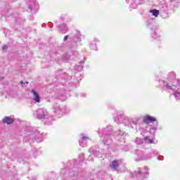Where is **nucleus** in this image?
Here are the masks:
<instances>
[{
    "label": "nucleus",
    "instance_id": "nucleus-1",
    "mask_svg": "<svg viewBox=\"0 0 180 180\" xmlns=\"http://www.w3.org/2000/svg\"><path fill=\"white\" fill-rule=\"evenodd\" d=\"M98 133L101 141L105 146H110L113 143L114 138L120 140V141H123L126 139V132L118 130L113 133V128L110 126L106 128L99 129Z\"/></svg>",
    "mask_w": 180,
    "mask_h": 180
},
{
    "label": "nucleus",
    "instance_id": "nucleus-2",
    "mask_svg": "<svg viewBox=\"0 0 180 180\" xmlns=\"http://www.w3.org/2000/svg\"><path fill=\"white\" fill-rule=\"evenodd\" d=\"M139 120H140V119L138 117H130L125 115L124 113H118L117 116L114 117V121L116 122V123L122 124L130 129L136 128V129H137Z\"/></svg>",
    "mask_w": 180,
    "mask_h": 180
},
{
    "label": "nucleus",
    "instance_id": "nucleus-3",
    "mask_svg": "<svg viewBox=\"0 0 180 180\" xmlns=\"http://www.w3.org/2000/svg\"><path fill=\"white\" fill-rule=\"evenodd\" d=\"M79 163H76L75 160H70L67 163V167L61 170L63 178H74L78 175Z\"/></svg>",
    "mask_w": 180,
    "mask_h": 180
},
{
    "label": "nucleus",
    "instance_id": "nucleus-4",
    "mask_svg": "<svg viewBox=\"0 0 180 180\" xmlns=\"http://www.w3.org/2000/svg\"><path fill=\"white\" fill-rule=\"evenodd\" d=\"M37 119L42 120L44 124L48 126L51 124L53 122V117L49 115V112L46 108H38L36 111Z\"/></svg>",
    "mask_w": 180,
    "mask_h": 180
},
{
    "label": "nucleus",
    "instance_id": "nucleus-5",
    "mask_svg": "<svg viewBox=\"0 0 180 180\" xmlns=\"http://www.w3.org/2000/svg\"><path fill=\"white\" fill-rule=\"evenodd\" d=\"M159 83L166 91H169V92H174V96L176 99V101H180V89H176V86L174 84H169L168 82H165V80H160Z\"/></svg>",
    "mask_w": 180,
    "mask_h": 180
},
{
    "label": "nucleus",
    "instance_id": "nucleus-6",
    "mask_svg": "<svg viewBox=\"0 0 180 180\" xmlns=\"http://www.w3.org/2000/svg\"><path fill=\"white\" fill-rule=\"evenodd\" d=\"M25 137V139H27L29 141H37V143H41L43 134H40V131L34 129L32 131H27Z\"/></svg>",
    "mask_w": 180,
    "mask_h": 180
},
{
    "label": "nucleus",
    "instance_id": "nucleus-7",
    "mask_svg": "<svg viewBox=\"0 0 180 180\" xmlns=\"http://www.w3.org/2000/svg\"><path fill=\"white\" fill-rule=\"evenodd\" d=\"M132 178H136L137 180H146V178H148V168L145 167L143 172L139 168L132 173Z\"/></svg>",
    "mask_w": 180,
    "mask_h": 180
},
{
    "label": "nucleus",
    "instance_id": "nucleus-8",
    "mask_svg": "<svg viewBox=\"0 0 180 180\" xmlns=\"http://www.w3.org/2000/svg\"><path fill=\"white\" fill-rule=\"evenodd\" d=\"M147 27L150 31V39L152 40H157V39H160L161 35L158 30V26H157L155 23H148Z\"/></svg>",
    "mask_w": 180,
    "mask_h": 180
},
{
    "label": "nucleus",
    "instance_id": "nucleus-9",
    "mask_svg": "<svg viewBox=\"0 0 180 180\" xmlns=\"http://www.w3.org/2000/svg\"><path fill=\"white\" fill-rule=\"evenodd\" d=\"M53 113L57 115L58 117H61L65 113H68V110H67V107H61L60 104L56 103L53 108Z\"/></svg>",
    "mask_w": 180,
    "mask_h": 180
},
{
    "label": "nucleus",
    "instance_id": "nucleus-10",
    "mask_svg": "<svg viewBox=\"0 0 180 180\" xmlns=\"http://www.w3.org/2000/svg\"><path fill=\"white\" fill-rule=\"evenodd\" d=\"M134 143L137 144L138 146H141V144L149 143V144H157L158 141H154V139H150V136H146L143 139L141 138H136L134 140Z\"/></svg>",
    "mask_w": 180,
    "mask_h": 180
},
{
    "label": "nucleus",
    "instance_id": "nucleus-11",
    "mask_svg": "<svg viewBox=\"0 0 180 180\" xmlns=\"http://www.w3.org/2000/svg\"><path fill=\"white\" fill-rule=\"evenodd\" d=\"M89 151L90 153V155L88 158L89 161H94L92 155H95V157H97L98 158H102V153L98 150L96 146L90 148Z\"/></svg>",
    "mask_w": 180,
    "mask_h": 180
},
{
    "label": "nucleus",
    "instance_id": "nucleus-12",
    "mask_svg": "<svg viewBox=\"0 0 180 180\" xmlns=\"http://www.w3.org/2000/svg\"><path fill=\"white\" fill-rule=\"evenodd\" d=\"M68 93L66 91L58 90L55 94L54 98L59 101H66Z\"/></svg>",
    "mask_w": 180,
    "mask_h": 180
},
{
    "label": "nucleus",
    "instance_id": "nucleus-13",
    "mask_svg": "<svg viewBox=\"0 0 180 180\" xmlns=\"http://www.w3.org/2000/svg\"><path fill=\"white\" fill-rule=\"evenodd\" d=\"M136 161H141L143 160H150V158H151V156L148 155H144V153H143V151L138 150L136 151Z\"/></svg>",
    "mask_w": 180,
    "mask_h": 180
},
{
    "label": "nucleus",
    "instance_id": "nucleus-14",
    "mask_svg": "<svg viewBox=\"0 0 180 180\" xmlns=\"http://www.w3.org/2000/svg\"><path fill=\"white\" fill-rule=\"evenodd\" d=\"M91 139H89V136L82 134H80V139L79 140V143L81 147H86V143L88 141H89Z\"/></svg>",
    "mask_w": 180,
    "mask_h": 180
},
{
    "label": "nucleus",
    "instance_id": "nucleus-15",
    "mask_svg": "<svg viewBox=\"0 0 180 180\" xmlns=\"http://www.w3.org/2000/svg\"><path fill=\"white\" fill-rule=\"evenodd\" d=\"M70 41H73V43H78V41H81V32L78 30H75L73 32V36L69 38Z\"/></svg>",
    "mask_w": 180,
    "mask_h": 180
},
{
    "label": "nucleus",
    "instance_id": "nucleus-16",
    "mask_svg": "<svg viewBox=\"0 0 180 180\" xmlns=\"http://www.w3.org/2000/svg\"><path fill=\"white\" fill-rule=\"evenodd\" d=\"M121 163H122L121 160H113L109 165L110 169H111V171H117V169H119V167L120 166Z\"/></svg>",
    "mask_w": 180,
    "mask_h": 180
},
{
    "label": "nucleus",
    "instance_id": "nucleus-17",
    "mask_svg": "<svg viewBox=\"0 0 180 180\" xmlns=\"http://www.w3.org/2000/svg\"><path fill=\"white\" fill-rule=\"evenodd\" d=\"M143 123L146 124H149V123H153V122H157V119L150 115H146L143 117Z\"/></svg>",
    "mask_w": 180,
    "mask_h": 180
},
{
    "label": "nucleus",
    "instance_id": "nucleus-18",
    "mask_svg": "<svg viewBox=\"0 0 180 180\" xmlns=\"http://www.w3.org/2000/svg\"><path fill=\"white\" fill-rule=\"evenodd\" d=\"M58 29L60 32H62V33H67L68 32V27H67V25L65 23H60L58 25H57Z\"/></svg>",
    "mask_w": 180,
    "mask_h": 180
},
{
    "label": "nucleus",
    "instance_id": "nucleus-19",
    "mask_svg": "<svg viewBox=\"0 0 180 180\" xmlns=\"http://www.w3.org/2000/svg\"><path fill=\"white\" fill-rule=\"evenodd\" d=\"M31 94H33V100L34 101V102L40 103V95H39V93L35 91L34 89H32L31 91Z\"/></svg>",
    "mask_w": 180,
    "mask_h": 180
},
{
    "label": "nucleus",
    "instance_id": "nucleus-20",
    "mask_svg": "<svg viewBox=\"0 0 180 180\" xmlns=\"http://www.w3.org/2000/svg\"><path fill=\"white\" fill-rule=\"evenodd\" d=\"M13 122H15V120L11 117H5L2 120V122L6 124H12Z\"/></svg>",
    "mask_w": 180,
    "mask_h": 180
},
{
    "label": "nucleus",
    "instance_id": "nucleus-21",
    "mask_svg": "<svg viewBox=\"0 0 180 180\" xmlns=\"http://www.w3.org/2000/svg\"><path fill=\"white\" fill-rule=\"evenodd\" d=\"M85 62H84V60H81L80 62H79V65H76L75 66V70H76V71H79V72H80V71H82V70H83V68H84V65H82Z\"/></svg>",
    "mask_w": 180,
    "mask_h": 180
},
{
    "label": "nucleus",
    "instance_id": "nucleus-22",
    "mask_svg": "<svg viewBox=\"0 0 180 180\" xmlns=\"http://www.w3.org/2000/svg\"><path fill=\"white\" fill-rule=\"evenodd\" d=\"M167 79H169V81H172V82H174V80L176 79V75L175 74V72H171L169 73Z\"/></svg>",
    "mask_w": 180,
    "mask_h": 180
},
{
    "label": "nucleus",
    "instance_id": "nucleus-23",
    "mask_svg": "<svg viewBox=\"0 0 180 180\" xmlns=\"http://www.w3.org/2000/svg\"><path fill=\"white\" fill-rule=\"evenodd\" d=\"M37 6V1L36 0H30L29 2V8L30 9H34Z\"/></svg>",
    "mask_w": 180,
    "mask_h": 180
},
{
    "label": "nucleus",
    "instance_id": "nucleus-24",
    "mask_svg": "<svg viewBox=\"0 0 180 180\" xmlns=\"http://www.w3.org/2000/svg\"><path fill=\"white\" fill-rule=\"evenodd\" d=\"M53 25L51 23H43L41 27H44L46 30H50L53 27Z\"/></svg>",
    "mask_w": 180,
    "mask_h": 180
},
{
    "label": "nucleus",
    "instance_id": "nucleus-25",
    "mask_svg": "<svg viewBox=\"0 0 180 180\" xmlns=\"http://www.w3.org/2000/svg\"><path fill=\"white\" fill-rule=\"evenodd\" d=\"M169 85H176V86H180V79H176L172 82V83H168Z\"/></svg>",
    "mask_w": 180,
    "mask_h": 180
},
{
    "label": "nucleus",
    "instance_id": "nucleus-26",
    "mask_svg": "<svg viewBox=\"0 0 180 180\" xmlns=\"http://www.w3.org/2000/svg\"><path fill=\"white\" fill-rule=\"evenodd\" d=\"M149 156H150V158L154 156V157H157V159L158 160V158L160 157V155H158V152H157V150H153L150 155H148Z\"/></svg>",
    "mask_w": 180,
    "mask_h": 180
},
{
    "label": "nucleus",
    "instance_id": "nucleus-27",
    "mask_svg": "<svg viewBox=\"0 0 180 180\" xmlns=\"http://www.w3.org/2000/svg\"><path fill=\"white\" fill-rule=\"evenodd\" d=\"M90 49H91V50H95V51H96L98 50V48L96 46V41H93L90 44Z\"/></svg>",
    "mask_w": 180,
    "mask_h": 180
},
{
    "label": "nucleus",
    "instance_id": "nucleus-28",
    "mask_svg": "<svg viewBox=\"0 0 180 180\" xmlns=\"http://www.w3.org/2000/svg\"><path fill=\"white\" fill-rule=\"evenodd\" d=\"M150 13H153V16H155V18H157V16L160 15V11H158V10H150Z\"/></svg>",
    "mask_w": 180,
    "mask_h": 180
},
{
    "label": "nucleus",
    "instance_id": "nucleus-29",
    "mask_svg": "<svg viewBox=\"0 0 180 180\" xmlns=\"http://www.w3.org/2000/svg\"><path fill=\"white\" fill-rule=\"evenodd\" d=\"M63 61H69V60H71V56L69 54H66L63 56Z\"/></svg>",
    "mask_w": 180,
    "mask_h": 180
},
{
    "label": "nucleus",
    "instance_id": "nucleus-30",
    "mask_svg": "<svg viewBox=\"0 0 180 180\" xmlns=\"http://www.w3.org/2000/svg\"><path fill=\"white\" fill-rule=\"evenodd\" d=\"M157 131V127H152L150 129V134H154Z\"/></svg>",
    "mask_w": 180,
    "mask_h": 180
},
{
    "label": "nucleus",
    "instance_id": "nucleus-31",
    "mask_svg": "<svg viewBox=\"0 0 180 180\" xmlns=\"http://www.w3.org/2000/svg\"><path fill=\"white\" fill-rule=\"evenodd\" d=\"M85 160V157L84 156V153H80L79 155V162H82Z\"/></svg>",
    "mask_w": 180,
    "mask_h": 180
},
{
    "label": "nucleus",
    "instance_id": "nucleus-32",
    "mask_svg": "<svg viewBox=\"0 0 180 180\" xmlns=\"http://www.w3.org/2000/svg\"><path fill=\"white\" fill-rule=\"evenodd\" d=\"M2 50H4V51H6V50H8V45L3 46Z\"/></svg>",
    "mask_w": 180,
    "mask_h": 180
},
{
    "label": "nucleus",
    "instance_id": "nucleus-33",
    "mask_svg": "<svg viewBox=\"0 0 180 180\" xmlns=\"http://www.w3.org/2000/svg\"><path fill=\"white\" fill-rule=\"evenodd\" d=\"M69 37H70V36H68V35L65 36L63 38L64 41H67L68 40Z\"/></svg>",
    "mask_w": 180,
    "mask_h": 180
},
{
    "label": "nucleus",
    "instance_id": "nucleus-34",
    "mask_svg": "<svg viewBox=\"0 0 180 180\" xmlns=\"http://www.w3.org/2000/svg\"><path fill=\"white\" fill-rule=\"evenodd\" d=\"M57 75H59L60 77H61V75H63V74L61 73V71L58 72Z\"/></svg>",
    "mask_w": 180,
    "mask_h": 180
},
{
    "label": "nucleus",
    "instance_id": "nucleus-35",
    "mask_svg": "<svg viewBox=\"0 0 180 180\" xmlns=\"http://www.w3.org/2000/svg\"><path fill=\"white\" fill-rule=\"evenodd\" d=\"M20 84H21V85H22V86H23V85H25V83H23V81H21Z\"/></svg>",
    "mask_w": 180,
    "mask_h": 180
},
{
    "label": "nucleus",
    "instance_id": "nucleus-36",
    "mask_svg": "<svg viewBox=\"0 0 180 180\" xmlns=\"http://www.w3.org/2000/svg\"><path fill=\"white\" fill-rule=\"evenodd\" d=\"M4 79V77H0V81H2Z\"/></svg>",
    "mask_w": 180,
    "mask_h": 180
},
{
    "label": "nucleus",
    "instance_id": "nucleus-37",
    "mask_svg": "<svg viewBox=\"0 0 180 180\" xmlns=\"http://www.w3.org/2000/svg\"><path fill=\"white\" fill-rule=\"evenodd\" d=\"M26 84H29V82H26Z\"/></svg>",
    "mask_w": 180,
    "mask_h": 180
},
{
    "label": "nucleus",
    "instance_id": "nucleus-38",
    "mask_svg": "<svg viewBox=\"0 0 180 180\" xmlns=\"http://www.w3.org/2000/svg\"><path fill=\"white\" fill-rule=\"evenodd\" d=\"M159 160H162V159H158Z\"/></svg>",
    "mask_w": 180,
    "mask_h": 180
},
{
    "label": "nucleus",
    "instance_id": "nucleus-39",
    "mask_svg": "<svg viewBox=\"0 0 180 180\" xmlns=\"http://www.w3.org/2000/svg\"><path fill=\"white\" fill-rule=\"evenodd\" d=\"M57 77H58V76H56V78H57Z\"/></svg>",
    "mask_w": 180,
    "mask_h": 180
}]
</instances>
